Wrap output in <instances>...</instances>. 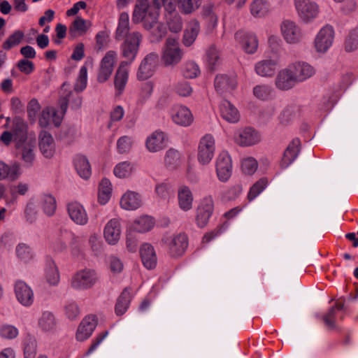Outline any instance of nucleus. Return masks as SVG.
<instances>
[{"instance_id": "obj_1", "label": "nucleus", "mask_w": 358, "mask_h": 358, "mask_svg": "<svg viewBox=\"0 0 358 358\" xmlns=\"http://www.w3.org/2000/svg\"><path fill=\"white\" fill-rule=\"evenodd\" d=\"M148 8V0H137L132 21L134 23L143 21L145 29L150 31L157 38H161L165 36L166 28L163 23L158 21L159 11Z\"/></svg>"}, {"instance_id": "obj_2", "label": "nucleus", "mask_w": 358, "mask_h": 358, "mask_svg": "<svg viewBox=\"0 0 358 358\" xmlns=\"http://www.w3.org/2000/svg\"><path fill=\"white\" fill-rule=\"evenodd\" d=\"M143 41V35L138 31L131 32L120 46V55L125 60L120 65L129 66L136 59L140 45Z\"/></svg>"}, {"instance_id": "obj_3", "label": "nucleus", "mask_w": 358, "mask_h": 358, "mask_svg": "<svg viewBox=\"0 0 358 358\" xmlns=\"http://www.w3.org/2000/svg\"><path fill=\"white\" fill-rule=\"evenodd\" d=\"M98 275L92 268H82L74 273L70 280L71 287L76 291L92 289L98 281Z\"/></svg>"}, {"instance_id": "obj_4", "label": "nucleus", "mask_w": 358, "mask_h": 358, "mask_svg": "<svg viewBox=\"0 0 358 358\" xmlns=\"http://www.w3.org/2000/svg\"><path fill=\"white\" fill-rule=\"evenodd\" d=\"M162 242L171 257H177L182 255L188 246V238L184 233L165 236Z\"/></svg>"}, {"instance_id": "obj_5", "label": "nucleus", "mask_w": 358, "mask_h": 358, "mask_svg": "<svg viewBox=\"0 0 358 358\" xmlns=\"http://www.w3.org/2000/svg\"><path fill=\"white\" fill-rule=\"evenodd\" d=\"M215 141L210 134H205L201 139L198 147V161L203 165L210 163L214 157Z\"/></svg>"}, {"instance_id": "obj_6", "label": "nucleus", "mask_w": 358, "mask_h": 358, "mask_svg": "<svg viewBox=\"0 0 358 358\" xmlns=\"http://www.w3.org/2000/svg\"><path fill=\"white\" fill-rule=\"evenodd\" d=\"M183 56L178 41L173 38H168L163 50L162 59L166 65L178 64Z\"/></svg>"}, {"instance_id": "obj_7", "label": "nucleus", "mask_w": 358, "mask_h": 358, "mask_svg": "<svg viewBox=\"0 0 358 358\" xmlns=\"http://www.w3.org/2000/svg\"><path fill=\"white\" fill-rule=\"evenodd\" d=\"M27 139L26 127L23 122L20 120L14 122L12 132L5 131L0 136V141L6 145H8L13 140L16 143V148H19L20 143H23Z\"/></svg>"}, {"instance_id": "obj_8", "label": "nucleus", "mask_w": 358, "mask_h": 358, "mask_svg": "<svg viewBox=\"0 0 358 358\" xmlns=\"http://www.w3.org/2000/svg\"><path fill=\"white\" fill-rule=\"evenodd\" d=\"M67 101L66 99H59V110L58 111H50L48 108L43 110L38 120L39 125L43 128L47 127L50 124V119L52 118L55 126H59L67 110Z\"/></svg>"}, {"instance_id": "obj_9", "label": "nucleus", "mask_w": 358, "mask_h": 358, "mask_svg": "<svg viewBox=\"0 0 358 358\" xmlns=\"http://www.w3.org/2000/svg\"><path fill=\"white\" fill-rule=\"evenodd\" d=\"M334 39V30L331 25H325L320 29L314 41L315 50L324 53L331 47Z\"/></svg>"}, {"instance_id": "obj_10", "label": "nucleus", "mask_w": 358, "mask_h": 358, "mask_svg": "<svg viewBox=\"0 0 358 358\" xmlns=\"http://www.w3.org/2000/svg\"><path fill=\"white\" fill-rule=\"evenodd\" d=\"M232 161L226 151L219 154L215 162V171L218 180L222 182H227L232 175Z\"/></svg>"}, {"instance_id": "obj_11", "label": "nucleus", "mask_w": 358, "mask_h": 358, "mask_svg": "<svg viewBox=\"0 0 358 358\" xmlns=\"http://www.w3.org/2000/svg\"><path fill=\"white\" fill-rule=\"evenodd\" d=\"M214 210V201L211 196L204 197L200 201L196 215V222L199 227H204L208 222Z\"/></svg>"}, {"instance_id": "obj_12", "label": "nucleus", "mask_w": 358, "mask_h": 358, "mask_svg": "<svg viewBox=\"0 0 358 358\" xmlns=\"http://www.w3.org/2000/svg\"><path fill=\"white\" fill-rule=\"evenodd\" d=\"M159 61V55L156 52L148 54L141 61L136 77L138 80H145L152 76Z\"/></svg>"}, {"instance_id": "obj_13", "label": "nucleus", "mask_w": 358, "mask_h": 358, "mask_svg": "<svg viewBox=\"0 0 358 358\" xmlns=\"http://www.w3.org/2000/svg\"><path fill=\"white\" fill-rule=\"evenodd\" d=\"M294 6L299 16L306 22L315 18L319 13L318 5L313 0H294Z\"/></svg>"}, {"instance_id": "obj_14", "label": "nucleus", "mask_w": 358, "mask_h": 358, "mask_svg": "<svg viewBox=\"0 0 358 358\" xmlns=\"http://www.w3.org/2000/svg\"><path fill=\"white\" fill-rule=\"evenodd\" d=\"M281 34L285 41L289 44H296L302 39V31L294 21L285 20L280 26Z\"/></svg>"}, {"instance_id": "obj_15", "label": "nucleus", "mask_w": 358, "mask_h": 358, "mask_svg": "<svg viewBox=\"0 0 358 358\" xmlns=\"http://www.w3.org/2000/svg\"><path fill=\"white\" fill-rule=\"evenodd\" d=\"M279 63V56L278 55H273L257 62L255 66V70L256 73L262 77H271L274 75Z\"/></svg>"}, {"instance_id": "obj_16", "label": "nucleus", "mask_w": 358, "mask_h": 358, "mask_svg": "<svg viewBox=\"0 0 358 358\" xmlns=\"http://www.w3.org/2000/svg\"><path fill=\"white\" fill-rule=\"evenodd\" d=\"M122 234V224L119 218H113L108 221L103 229V237L111 245H116Z\"/></svg>"}, {"instance_id": "obj_17", "label": "nucleus", "mask_w": 358, "mask_h": 358, "mask_svg": "<svg viewBox=\"0 0 358 358\" xmlns=\"http://www.w3.org/2000/svg\"><path fill=\"white\" fill-rule=\"evenodd\" d=\"M116 57L117 52L113 50L107 52L103 57L97 75V80L99 83H104L110 77Z\"/></svg>"}, {"instance_id": "obj_18", "label": "nucleus", "mask_w": 358, "mask_h": 358, "mask_svg": "<svg viewBox=\"0 0 358 358\" xmlns=\"http://www.w3.org/2000/svg\"><path fill=\"white\" fill-rule=\"evenodd\" d=\"M67 211L71 220L76 224L84 226L88 223L89 217L85 207L77 201L67 205Z\"/></svg>"}, {"instance_id": "obj_19", "label": "nucleus", "mask_w": 358, "mask_h": 358, "mask_svg": "<svg viewBox=\"0 0 358 358\" xmlns=\"http://www.w3.org/2000/svg\"><path fill=\"white\" fill-rule=\"evenodd\" d=\"M97 325V320L94 315H88L83 319L80 323L76 334L78 341H84L89 338Z\"/></svg>"}, {"instance_id": "obj_20", "label": "nucleus", "mask_w": 358, "mask_h": 358, "mask_svg": "<svg viewBox=\"0 0 358 358\" xmlns=\"http://www.w3.org/2000/svg\"><path fill=\"white\" fill-rule=\"evenodd\" d=\"M236 40L248 54H254L258 48V40L255 34L238 31L235 34Z\"/></svg>"}, {"instance_id": "obj_21", "label": "nucleus", "mask_w": 358, "mask_h": 358, "mask_svg": "<svg viewBox=\"0 0 358 358\" xmlns=\"http://www.w3.org/2000/svg\"><path fill=\"white\" fill-rule=\"evenodd\" d=\"M296 83L289 66L281 69L275 79V85L280 90H289L293 88Z\"/></svg>"}, {"instance_id": "obj_22", "label": "nucleus", "mask_w": 358, "mask_h": 358, "mask_svg": "<svg viewBox=\"0 0 358 358\" xmlns=\"http://www.w3.org/2000/svg\"><path fill=\"white\" fill-rule=\"evenodd\" d=\"M289 66L297 83L306 81L315 73L314 67L304 62L293 63Z\"/></svg>"}, {"instance_id": "obj_23", "label": "nucleus", "mask_w": 358, "mask_h": 358, "mask_svg": "<svg viewBox=\"0 0 358 358\" xmlns=\"http://www.w3.org/2000/svg\"><path fill=\"white\" fill-rule=\"evenodd\" d=\"M15 292L17 301L24 306H30L34 303V292L24 281L15 282Z\"/></svg>"}, {"instance_id": "obj_24", "label": "nucleus", "mask_w": 358, "mask_h": 358, "mask_svg": "<svg viewBox=\"0 0 358 358\" xmlns=\"http://www.w3.org/2000/svg\"><path fill=\"white\" fill-rule=\"evenodd\" d=\"M38 147L45 158H52L55 152V140L48 131H41L38 135Z\"/></svg>"}, {"instance_id": "obj_25", "label": "nucleus", "mask_w": 358, "mask_h": 358, "mask_svg": "<svg viewBox=\"0 0 358 358\" xmlns=\"http://www.w3.org/2000/svg\"><path fill=\"white\" fill-rule=\"evenodd\" d=\"M171 118L176 124L188 127L194 121V117L190 110L184 106H176L171 111Z\"/></svg>"}, {"instance_id": "obj_26", "label": "nucleus", "mask_w": 358, "mask_h": 358, "mask_svg": "<svg viewBox=\"0 0 358 358\" xmlns=\"http://www.w3.org/2000/svg\"><path fill=\"white\" fill-rule=\"evenodd\" d=\"M167 138L166 134L161 131H155L146 139L145 146L150 152H157L166 146Z\"/></svg>"}, {"instance_id": "obj_27", "label": "nucleus", "mask_w": 358, "mask_h": 358, "mask_svg": "<svg viewBox=\"0 0 358 358\" xmlns=\"http://www.w3.org/2000/svg\"><path fill=\"white\" fill-rule=\"evenodd\" d=\"M235 141L241 146H250L260 141L259 134L252 128H245L236 133Z\"/></svg>"}, {"instance_id": "obj_28", "label": "nucleus", "mask_w": 358, "mask_h": 358, "mask_svg": "<svg viewBox=\"0 0 358 358\" xmlns=\"http://www.w3.org/2000/svg\"><path fill=\"white\" fill-rule=\"evenodd\" d=\"M214 85L219 94H224L234 90L236 87L237 82L234 76L217 75L215 78Z\"/></svg>"}, {"instance_id": "obj_29", "label": "nucleus", "mask_w": 358, "mask_h": 358, "mask_svg": "<svg viewBox=\"0 0 358 358\" xmlns=\"http://www.w3.org/2000/svg\"><path fill=\"white\" fill-rule=\"evenodd\" d=\"M301 142L299 138L293 139L284 152L281 161L282 168L288 167L298 157L300 152Z\"/></svg>"}, {"instance_id": "obj_30", "label": "nucleus", "mask_w": 358, "mask_h": 358, "mask_svg": "<svg viewBox=\"0 0 358 358\" xmlns=\"http://www.w3.org/2000/svg\"><path fill=\"white\" fill-rule=\"evenodd\" d=\"M142 200L141 196L132 191H127L120 199V206L127 210H134L141 207Z\"/></svg>"}, {"instance_id": "obj_31", "label": "nucleus", "mask_w": 358, "mask_h": 358, "mask_svg": "<svg viewBox=\"0 0 358 358\" xmlns=\"http://www.w3.org/2000/svg\"><path fill=\"white\" fill-rule=\"evenodd\" d=\"M91 26L92 23L90 21L84 20L80 17H77L69 27V37L75 38L85 34Z\"/></svg>"}, {"instance_id": "obj_32", "label": "nucleus", "mask_w": 358, "mask_h": 358, "mask_svg": "<svg viewBox=\"0 0 358 358\" xmlns=\"http://www.w3.org/2000/svg\"><path fill=\"white\" fill-rule=\"evenodd\" d=\"M140 254L143 265L148 269H152L157 264V256L154 248L149 243H144L140 249Z\"/></svg>"}, {"instance_id": "obj_33", "label": "nucleus", "mask_w": 358, "mask_h": 358, "mask_svg": "<svg viewBox=\"0 0 358 358\" xmlns=\"http://www.w3.org/2000/svg\"><path fill=\"white\" fill-rule=\"evenodd\" d=\"M222 117L230 123H236L240 119L236 108L227 100H223L220 106Z\"/></svg>"}, {"instance_id": "obj_34", "label": "nucleus", "mask_w": 358, "mask_h": 358, "mask_svg": "<svg viewBox=\"0 0 358 358\" xmlns=\"http://www.w3.org/2000/svg\"><path fill=\"white\" fill-rule=\"evenodd\" d=\"M178 205L181 210L188 211L192 208L193 195L187 186L182 185L178 191Z\"/></svg>"}, {"instance_id": "obj_35", "label": "nucleus", "mask_w": 358, "mask_h": 358, "mask_svg": "<svg viewBox=\"0 0 358 358\" xmlns=\"http://www.w3.org/2000/svg\"><path fill=\"white\" fill-rule=\"evenodd\" d=\"M199 31V22L195 19L190 20L184 32V45L185 46H190L195 41Z\"/></svg>"}, {"instance_id": "obj_36", "label": "nucleus", "mask_w": 358, "mask_h": 358, "mask_svg": "<svg viewBox=\"0 0 358 358\" xmlns=\"http://www.w3.org/2000/svg\"><path fill=\"white\" fill-rule=\"evenodd\" d=\"M21 175L20 166L15 163L8 166L3 162H0V180L8 178L15 180Z\"/></svg>"}, {"instance_id": "obj_37", "label": "nucleus", "mask_w": 358, "mask_h": 358, "mask_svg": "<svg viewBox=\"0 0 358 358\" xmlns=\"http://www.w3.org/2000/svg\"><path fill=\"white\" fill-rule=\"evenodd\" d=\"M74 166L81 178L87 179L90 177L92 173L91 166L86 157L76 155L74 158Z\"/></svg>"}, {"instance_id": "obj_38", "label": "nucleus", "mask_w": 358, "mask_h": 358, "mask_svg": "<svg viewBox=\"0 0 358 358\" xmlns=\"http://www.w3.org/2000/svg\"><path fill=\"white\" fill-rule=\"evenodd\" d=\"M128 78L129 73L126 66L120 64L114 79L115 88L118 95L121 94L124 90Z\"/></svg>"}, {"instance_id": "obj_39", "label": "nucleus", "mask_w": 358, "mask_h": 358, "mask_svg": "<svg viewBox=\"0 0 358 358\" xmlns=\"http://www.w3.org/2000/svg\"><path fill=\"white\" fill-rule=\"evenodd\" d=\"M17 148L21 150L22 159L25 163L26 166L31 167L35 160L34 144L25 140Z\"/></svg>"}, {"instance_id": "obj_40", "label": "nucleus", "mask_w": 358, "mask_h": 358, "mask_svg": "<svg viewBox=\"0 0 358 358\" xmlns=\"http://www.w3.org/2000/svg\"><path fill=\"white\" fill-rule=\"evenodd\" d=\"M15 252L17 259L24 264L30 262L34 257L33 250L24 243H18L15 247Z\"/></svg>"}, {"instance_id": "obj_41", "label": "nucleus", "mask_w": 358, "mask_h": 358, "mask_svg": "<svg viewBox=\"0 0 358 358\" xmlns=\"http://www.w3.org/2000/svg\"><path fill=\"white\" fill-rule=\"evenodd\" d=\"M274 89L268 84H259L253 87L252 93L255 98L261 101L271 100L274 96Z\"/></svg>"}, {"instance_id": "obj_42", "label": "nucleus", "mask_w": 358, "mask_h": 358, "mask_svg": "<svg viewBox=\"0 0 358 358\" xmlns=\"http://www.w3.org/2000/svg\"><path fill=\"white\" fill-rule=\"evenodd\" d=\"M299 108L296 105L287 106L278 116L280 124L287 126L291 124L297 117Z\"/></svg>"}, {"instance_id": "obj_43", "label": "nucleus", "mask_w": 358, "mask_h": 358, "mask_svg": "<svg viewBox=\"0 0 358 358\" xmlns=\"http://www.w3.org/2000/svg\"><path fill=\"white\" fill-rule=\"evenodd\" d=\"M129 15L126 13L120 14L119 17V22L117 27L115 31V39L121 40L126 37L130 34L129 31Z\"/></svg>"}, {"instance_id": "obj_44", "label": "nucleus", "mask_w": 358, "mask_h": 358, "mask_svg": "<svg viewBox=\"0 0 358 358\" xmlns=\"http://www.w3.org/2000/svg\"><path fill=\"white\" fill-rule=\"evenodd\" d=\"M167 24L172 32L178 33L182 29V20L180 14L176 10H166Z\"/></svg>"}, {"instance_id": "obj_45", "label": "nucleus", "mask_w": 358, "mask_h": 358, "mask_svg": "<svg viewBox=\"0 0 358 358\" xmlns=\"http://www.w3.org/2000/svg\"><path fill=\"white\" fill-rule=\"evenodd\" d=\"M45 279L51 286H57L60 280V275L55 262L49 260L45 267Z\"/></svg>"}, {"instance_id": "obj_46", "label": "nucleus", "mask_w": 358, "mask_h": 358, "mask_svg": "<svg viewBox=\"0 0 358 358\" xmlns=\"http://www.w3.org/2000/svg\"><path fill=\"white\" fill-rule=\"evenodd\" d=\"M154 224L155 222L151 217L143 216L133 222L131 229L133 231L145 233L150 231L154 227Z\"/></svg>"}, {"instance_id": "obj_47", "label": "nucleus", "mask_w": 358, "mask_h": 358, "mask_svg": "<svg viewBox=\"0 0 358 358\" xmlns=\"http://www.w3.org/2000/svg\"><path fill=\"white\" fill-rule=\"evenodd\" d=\"M41 207L47 216L52 217L57 209L55 198L51 194H43L41 199Z\"/></svg>"}, {"instance_id": "obj_48", "label": "nucleus", "mask_w": 358, "mask_h": 358, "mask_svg": "<svg viewBox=\"0 0 358 358\" xmlns=\"http://www.w3.org/2000/svg\"><path fill=\"white\" fill-rule=\"evenodd\" d=\"M24 358H35L37 353V343L34 336L27 334L23 340Z\"/></svg>"}, {"instance_id": "obj_49", "label": "nucleus", "mask_w": 358, "mask_h": 358, "mask_svg": "<svg viewBox=\"0 0 358 358\" xmlns=\"http://www.w3.org/2000/svg\"><path fill=\"white\" fill-rule=\"evenodd\" d=\"M111 183L109 180L103 178L99 184L98 201L101 205H104L109 201L111 195Z\"/></svg>"}, {"instance_id": "obj_50", "label": "nucleus", "mask_w": 358, "mask_h": 358, "mask_svg": "<svg viewBox=\"0 0 358 358\" xmlns=\"http://www.w3.org/2000/svg\"><path fill=\"white\" fill-rule=\"evenodd\" d=\"M130 301V292H129L127 288H125L117 300L115 308L116 315H123L128 309Z\"/></svg>"}, {"instance_id": "obj_51", "label": "nucleus", "mask_w": 358, "mask_h": 358, "mask_svg": "<svg viewBox=\"0 0 358 358\" xmlns=\"http://www.w3.org/2000/svg\"><path fill=\"white\" fill-rule=\"evenodd\" d=\"M344 308V303L343 302L337 301L335 306L331 307L323 316V320L325 324L330 329L336 328V315L337 310H342Z\"/></svg>"}, {"instance_id": "obj_52", "label": "nucleus", "mask_w": 358, "mask_h": 358, "mask_svg": "<svg viewBox=\"0 0 358 358\" xmlns=\"http://www.w3.org/2000/svg\"><path fill=\"white\" fill-rule=\"evenodd\" d=\"M179 10L185 15L196 10L201 4V0H176Z\"/></svg>"}, {"instance_id": "obj_53", "label": "nucleus", "mask_w": 358, "mask_h": 358, "mask_svg": "<svg viewBox=\"0 0 358 358\" xmlns=\"http://www.w3.org/2000/svg\"><path fill=\"white\" fill-rule=\"evenodd\" d=\"M134 165L127 161L118 163L114 168L115 176L120 178H125L130 176L134 171Z\"/></svg>"}, {"instance_id": "obj_54", "label": "nucleus", "mask_w": 358, "mask_h": 358, "mask_svg": "<svg viewBox=\"0 0 358 358\" xmlns=\"http://www.w3.org/2000/svg\"><path fill=\"white\" fill-rule=\"evenodd\" d=\"M206 62L208 68L214 71L221 63L219 51L214 47H210L206 54Z\"/></svg>"}, {"instance_id": "obj_55", "label": "nucleus", "mask_w": 358, "mask_h": 358, "mask_svg": "<svg viewBox=\"0 0 358 358\" xmlns=\"http://www.w3.org/2000/svg\"><path fill=\"white\" fill-rule=\"evenodd\" d=\"M38 325L45 331L52 330L56 325L55 316L51 312H43L39 319Z\"/></svg>"}, {"instance_id": "obj_56", "label": "nucleus", "mask_w": 358, "mask_h": 358, "mask_svg": "<svg viewBox=\"0 0 358 358\" xmlns=\"http://www.w3.org/2000/svg\"><path fill=\"white\" fill-rule=\"evenodd\" d=\"M164 162L167 168L174 169L180 164V155L174 149H169L166 151Z\"/></svg>"}, {"instance_id": "obj_57", "label": "nucleus", "mask_w": 358, "mask_h": 358, "mask_svg": "<svg viewBox=\"0 0 358 358\" xmlns=\"http://www.w3.org/2000/svg\"><path fill=\"white\" fill-rule=\"evenodd\" d=\"M201 73L199 65L194 61L185 62L182 67V73L186 78L193 79Z\"/></svg>"}, {"instance_id": "obj_58", "label": "nucleus", "mask_w": 358, "mask_h": 358, "mask_svg": "<svg viewBox=\"0 0 358 358\" xmlns=\"http://www.w3.org/2000/svg\"><path fill=\"white\" fill-rule=\"evenodd\" d=\"M251 14L255 17H263L268 12V6L264 0H255L250 6Z\"/></svg>"}, {"instance_id": "obj_59", "label": "nucleus", "mask_w": 358, "mask_h": 358, "mask_svg": "<svg viewBox=\"0 0 358 358\" xmlns=\"http://www.w3.org/2000/svg\"><path fill=\"white\" fill-rule=\"evenodd\" d=\"M24 37V33L22 31L17 30L13 33L3 43L4 50H10L17 45Z\"/></svg>"}, {"instance_id": "obj_60", "label": "nucleus", "mask_w": 358, "mask_h": 358, "mask_svg": "<svg viewBox=\"0 0 358 358\" xmlns=\"http://www.w3.org/2000/svg\"><path fill=\"white\" fill-rule=\"evenodd\" d=\"M133 144V138L129 136H123L117 141V150L120 154L128 153Z\"/></svg>"}, {"instance_id": "obj_61", "label": "nucleus", "mask_w": 358, "mask_h": 358, "mask_svg": "<svg viewBox=\"0 0 358 358\" xmlns=\"http://www.w3.org/2000/svg\"><path fill=\"white\" fill-rule=\"evenodd\" d=\"M202 16L207 19L213 26L217 24V17L215 14L214 4L211 3L205 4L202 8Z\"/></svg>"}, {"instance_id": "obj_62", "label": "nucleus", "mask_w": 358, "mask_h": 358, "mask_svg": "<svg viewBox=\"0 0 358 358\" xmlns=\"http://www.w3.org/2000/svg\"><path fill=\"white\" fill-rule=\"evenodd\" d=\"M87 69L83 66L80 67L79 74L74 85V90L77 92H82L87 87Z\"/></svg>"}, {"instance_id": "obj_63", "label": "nucleus", "mask_w": 358, "mask_h": 358, "mask_svg": "<svg viewBox=\"0 0 358 358\" xmlns=\"http://www.w3.org/2000/svg\"><path fill=\"white\" fill-rule=\"evenodd\" d=\"M64 308L65 315L69 320H75L80 315V308L77 303L73 300L67 301Z\"/></svg>"}, {"instance_id": "obj_64", "label": "nucleus", "mask_w": 358, "mask_h": 358, "mask_svg": "<svg viewBox=\"0 0 358 358\" xmlns=\"http://www.w3.org/2000/svg\"><path fill=\"white\" fill-rule=\"evenodd\" d=\"M257 161L252 157H248L242 160V171L248 175H252L257 169Z\"/></svg>"}]
</instances>
